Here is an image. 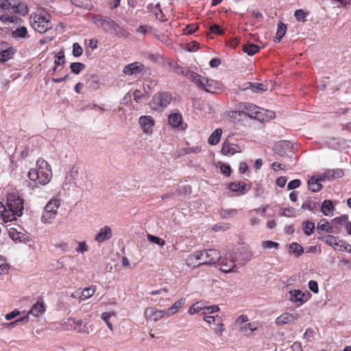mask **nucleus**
<instances>
[{
  "label": "nucleus",
  "instance_id": "obj_12",
  "mask_svg": "<svg viewBox=\"0 0 351 351\" xmlns=\"http://www.w3.org/2000/svg\"><path fill=\"white\" fill-rule=\"evenodd\" d=\"M138 123L145 133L152 134L155 120L151 116H141L139 117Z\"/></svg>",
  "mask_w": 351,
  "mask_h": 351
},
{
  "label": "nucleus",
  "instance_id": "obj_24",
  "mask_svg": "<svg viewBox=\"0 0 351 351\" xmlns=\"http://www.w3.org/2000/svg\"><path fill=\"white\" fill-rule=\"evenodd\" d=\"M335 210L333 204L331 200H324L321 206V210L325 216H332Z\"/></svg>",
  "mask_w": 351,
  "mask_h": 351
},
{
  "label": "nucleus",
  "instance_id": "obj_17",
  "mask_svg": "<svg viewBox=\"0 0 351 351\" xmlns=\"http://www.w3.org/2000/svg\"><path fill=\"white\" fill-rule=\"evenodd\" d=\"M10 237L14 241L19 243H27L32 241V238L29 235L24 234L21 232H18L15 229H10L9 230Z\"/></svg>",
  "mask_w": 351,
  "mask_h": 351
},
{
  "label": "nucleus",
  "instance_id": "obj_9",
  "mask_svg": "<svg viewBox=\"0 0 351 351\" xmlns=\"http://www.w3.org/2000/svg\"><path fill=\"white\" fill-rule=\"evenodd\" d=\"M171 95L167 92L156 94L152 99V104L154 105V109L159 108H166L171 101Z\"/></svg>",
  "mask_w": 351,
  "mask_h": 351
},
{
  "label": "nucleus",
  "instance_id": "obj_41",
  "mask_svg": "<svg viewBox=\"0 0 351 351\" xmlns=\"http://www.w3.org/2000/svg\"><path fill=\"white\" fill-rule=\"evenodd\" d=\"M315 229V223L311 221H306L303 223V230L306 235L312 234Z\"/></svg>",
  "mask_w": 351,
  "mask_h": 351
},
{
  "label": "nucleus",
  "instance_id": "obj_10",
  "mask_svg": "<svg viewBox=\"0 0 351 351\" xmlns=\"http://www.w3.org/2000/svg\"><path fill=\"white\" fill-rule=\"evenodd\" d=\"M93 23L105 32H109L113 20L108 16L103 15H95L92 19Z\"/></svg>",
  "mask_w": 351,
  "mask_h": 351
},
{
  "label": "nucleus",
  "instance_id": "obj_61",
  "mask_svg": "<svg viewBox=\"0 0 351 351\" xmlns=\"http://www.w3.org/2000/svg\"><path fill=\"white\" fill-rule=\"evenodd\" d=\"M202 308L199 305V303H196L191 306L189 310V313L191 315H193L196 313L199 312Z\"/></svg>",
  "mask_w": 351,
  "mask_h": 351
},
{
  "label": "nucleus",
  "instance_id": "obj_3",
  "mask_svg": "<svg viewBox=\"0 0 351 351\" xmlns=\"http://www.w3.org/2000/svg\"><path fill=\"white\" fill-rule=\"evenodd\" d=\"M186 77L198 88L204 89L206 92L214 93L219 88V83L218 82L206 78L193 71L186 72Z\"/></svg>",
  "mask_w": 351,
  "mask_h": 351
},
{
  "label": "nucleus",
  "instance_id": "obj_2",
  "mask_svg": "<svg viewBox=\"0 0 351 351\" xmlns=\"http://www.w3.org/2000/svg\"><path fill=\"white\" fill-rule=\"evenodd\" d=\"M29 178L40 185L49 183L52 178V171L50 165L43 158H38L36 167L31 169L28 172Z\"/></svg>",
  "mask_w": 351,
  "mask_h": 351
},
{
  "label": "nucleus",
  "instance_id": "obj_43",
  "mask_svg": "<svg viewBox=\"0 0 351 351\" xmlns=\"http://www.w3.org/2000/svg\"><path fill=\"white\" fill-rule=\"evenodd\" d=\"M85 68V64L81 62H73L70 65V69L75 74H79Z\"/></svg>",
  "mask_w": 351,
  "mask_h": 351
},
{
  "label": "nucleus",
  "instance_id": "obj_23",
  "mask_svg": "<svg viewBox=\"0 0 351 351\" xmlns=\"http://www.w3.org/2000/svg\"><path fill=\"white\" fill-rule=\"evenodd\" d=\"M12 12L18 13L23 16L26 15L28 13V7L27 3L25 2L16 3L14 1Z\"/></svg>",
  "mask_w": 351,
  "mask_h": 351
},
{
  "label": "nucleus",
  "instance_id": "obj_11",
  "mask_svg": "<svg viewBox=\"0 0 351 351\" xmlns=\"http://www.w3.org/2000/svg\"><path fill=\"white\" fill-rule=\"evenodd\" d=\"M258 107L253 104L245 103L243 104V112L251 119L257 120L263 119V114L258 111Z\"/></svg>",
  "mask_w": 351,
  "mask_h": 351
},
{
  "label": "nucleus",
  "instance_id": "obj_6",
  "mask_svg": "<svg viewBox=\"0 0 351 351\" xmlns=\"http://www.w3.org/2000/svg\"><path fill=\"white\" fill-rule=\"evenodd\" d=\"M45 311V306L42 300H38L34 304L32 305L31 308L27 313V315L26 316H24L23 317H21L18 319H16L14 322L12 323L11 324H15L20 322H28L29 316L32 315L34 317H37L42 315Z\"/></svg>",
  "mask_w": 351,
  "mask_h": 351
},
{
  "label": "nucleus",
  "instance_id": "obj_22",
  "mask_svg": "<svg viewBox=\"0 0 351 351\" xmlns=\"http://www.w3.org/2000/svg\"><path fill=\"white\" fill-rule=\"evenodd\" d=\"M109 32L113 33L119 37H128L129 34L128 32L123 27H121L114 21L112 22Z\"/></svg>",
  "mask_w": 351,
  "mask_h": 351
},
{
  "label": "nucleus",
  "instance_id": "obj_28",
  "mask_svg": "<svg viewBox=\"0 0 351 351\" xmlns=\"http://www.w3.org/2000/svg\"><path fill=\"white\" fill-rule=\"evenodd\" d=\"M60 206V200L59 199H51L45 206V210L53 212L57 214L58 209Z\"/></svg>",
  "mask_w": 351,
  "mask_h": 351
},
{
  "label": "nucleus",
  "instance_id": "obj_13",
  "mask_svg": "<svg viewBox=\"0 0 351 351\" xmlns=\"http://www.w3.org/2000/svg\"><path fill=\"white\" fill-rule=\"evenodd\" d=\"M300 315L297 312L293 311L292 313H284L278 317L276 319V324L277 325H283L293 322L300 318Z\"/></svg>",
  "mask_w": 351,
  "mask_h": 351
},
{
  "label": "nucleus",
  "instance_id": "obj_20",
  "mask_svg": "<svg viewBox=\"0 0 351 351\" xmlns=\"http://www.w3.org/2000/svg\"><path fill=\"white\" fill-rule=\"evenodd\" d=\"M290 300L294 303H297L298 305H302L306 299L305 298V294L300 290H293L289 291Z\"/></svg>",
  "mask_w": 351,
  "mask_h": 351
},
{
  "label": "nucleus",
  "instance_id": "obj_35",
  "mask_svg": "<svg viewBox=\"0 0 351 351\" xmlns=\"http://www.w3.org/2000/svg\"><path fill=\"white\" fill-rule=\"evenodd\" d=\"M343 176V171L341 169H335L332 170H328L325 173V177L328 180H334L336 178H339Z\"/></svg>",
  "mask_w": 351,
  "mask_h": 351
},
{
  "label": "nucleus",
  "instance_id": "obj_48",
  "mask_svg": "<svg viewBox=\"0 0 351 351\" xmlns=\"http://www.w3.org/2000/svg\"><path fill=\"white\" fill-rule=\"evenodd\" d=\"M147 237L149 241L156 243L160 246H163L165 243V241L158 237H156L152 234H148Z\"/></svg>",
  "mask_w": 351,
  "mask_h": 351
},
{
  "label": "nucleus",
  "instance_id": "obj_64",
  "mask_svg": "<svg viewBox=\"0 0 351 351\" xmlns=\"http://www.w3.org/2000/svg\"><path fill=\"white\" fill-rule=\"evenodd\" d=\"M221 63V61L218 58H214L211 59L209 62V65L213 68H216L219 66Z\"/></svg>",
  "mask_w": 351,
  "mask_h": 351
},
{
  "label": "nucleus",
  "instance_id": "obj_40",
  "mask_svg": "<svg viewBox=\"0 0 351 351\" xmlns=\"http://www.w3.org/2000/svg\"><path fill=\"white\" fill-rule=\"evenodd\" d=\"M14 50L11 48L0 52V62H5L12 58Z\"/></svg>",
  "mask_w": 351,
  "mask_h": 351
},
{
  "label": "nucleus",
  "instance_id": "obj_53",
  "mask_svg": "<svg viewBox=\"0 0 351 351\" xmlns=\"http://www.w3.org/2000/svg\"><path fill=\"white\" fill-rule=\"evenodd\" d=\"M82 47L77 43H75L73 45V55L75 57H79L82 54Z\"/></svg>",
  "mask_w": 351,
  "mask_h": 351
},
{
  "label": "nucleus",
  "instance_id": "obj_21",
  "mask_svg": "<svg viewBox=\"0 0 351 351\" xmlns=\"http://www.w3.org/2000/svg\"><path fill=\"white\" fill-rule=\"evenodd\" d=\"M199 254V251H197L190 254L186 258V265L191 267H195L202 265V264L201 263L202 261H200V255Z\"/></svg>",
  "mask_w": 351,
  "mask_h": 351
},
{
  "label": "nucleus",
  "instance_id": "obj_25",
  "mask_svg": "<svg viewBox=\"0 0 351 351\" xmlns=\"http://www.w3.org/2000/svg\"><path fill=\"white\" fill-rule=\"evenodd\" d=\"M250 88L253 93H258L261 92H264L267 90V85L261 83H252L248 82L245 89Z\"/></svg>",
  "mask_w": 351,
  "mask_h": 351
},
{
  "label": "nucleus",
  "instance_id": "obj_52",
  "mask_svg": "<svg viewBox=\"0 0 351 351\" xmlns=\"http://www.w3.org/2000/svg\"><path fill=\"white\" fill-rule=\"evenodd\" d=\"M262 246L265 249L278 248L279 244L272 241H265L262 243Z\"/></svg>",
  "mask_w": 351,
  "mask_h": 351
},
{
  "label": "nucleus",
  "instance_id": "obj_57",
  "mask_svg": "<svg viewBox=\"0 0 351 351\" xmlns=\"http://www.w3.org/2000/svg\"><path fill=\"white\" fill-rule=\"evenodd\" d=\"M230 223H217L213 226V230L215 231H219V230L225 231V230H228L230 228Z\"/></svg>",
  "mask_w": 351,
  "mask_h": 351
},
{
  "label": "nucleus",
  "instance_id": "obj_29",
  "mask_svg": "<svg viewBox=\"0 0 351 351\" xmlns=\"http://www.w3.org/2000/svg\"><path fill=\"white\" fill-rule=\"evenodd\" d=\"M287 32V26L283 23L279 21L278 23V29L276 32V36L274 38L275 43H280L281 39L285 35Z\"/></svg>",
  "mask_w": 351,
  "mask_h": 351
},
{
  "label": "nucleus",
  "instance_id": "obj_38",
  "mask_svg": "<svg viewBox=\"0 0 351 351\" xmlns=\"http://www.w3.org/2000/svg\"><path fill=\"white\" fill-rule=\"evenodd\" d=\"M27 34V28L24 26L16 28L12 32V36L15 38H24Z\"/></svg>",
  "mask_w": 351,
  "mask_h": 351
},
{
  "label": "nucleus",
  "instance_id": "obj_27",
  "mask_svg": "<svg viewBox=\"0 0 351 351\" xmlns=\"http://www.w3.org/2000/svg\"><path fill=\"white\" fill-rule=\"evenodd\" d=\"M322 240L327 245L332 247L335 250H339L340 244L337 237L332 235H326L322 238Z\"/></svg>",
  "mask_w": 351,
  "mask_h": 351
},
{
  "label": "nucleus",
  "instance_id": "obj_47",
  "mask_svg": "<svg viewBox=\"0 0 351 351\" xmlns=\"http://www.w3.org/2000/svg\"><path fill=\"white\" fill-rule=\"evenodd\" d=\"M347 219H348V215H343L339 217H336L332 220V226H343L344 223H347Z\"/></svg>",
  "mask_w": 351,
  "mask_h": 351
},
{
  "label": "nucleus",
  "instance_id": "obj_49",
  "mask_svg": "<svg viewBox=\"0 0 351 351\" xmlns=\"http://www.w3.org/2000/svg\"><path fill=\"white\" fill-rule=\"evenodd\" d=\"M307 15H308V13L305 12L302 10H297L294 14L295 19L298 21H302V22H305L306 21V18Z\"/></svg>",
  "mask_w": 351,
  "mask_h": 351
},
{
  "label": "nucleus",
  "instance_id": "obj_1",
  "mask_svg": "<svg viewBox=\"0 0 351 351\" xmlns=\"http://www.w3.org/2000/svg\"><path fill=\"white\" fill-rule=\"evenodd\" d=\"M23 199L15 194H9L7 202H0V217L5 223L16 220L22 216L24 210Z\"/></svg>",
  "mask_w": 351,
  "mask_h": 351
},
{
  "label": "nucleus",
  "instance_id": "obj_26",
  "mask_svg": "<svg viewBox=\"0 0 351 351\" xmlns=\"http://www.w3.org/2000/svg\"><path fill=\"white\" fill-rule=\"evenodd\" d=\"M317 228L318 230H320L328 233L335 232L333 229L332 224L330 225V223L325 219H322L318 222Z\"/></svg>",
  "mask_w": 351,
  "mask_h": 351
},
{
  "label": "nucleus",
  "instance_id": "obj_42",
  "mask_svg": "<svg viewBox=\"0 0 351 351\" xmlns=\"http://www.w3.org/2000/svg\"><path fill=\"white\" fill-rule=\"evenodd\" d=\"M95 292V289L93 287L85 288L80 295L81 300H85L90 298Z\"/></svg>",
  "mask_w": 351,
  "mask_h": 351
},
{
  "label": "nucleus",
  "instance_id": "obj_7",
  "mask_svg": "<svg viewBox=\"0 0 351 351\" xmlns=\"http://www.w3.org/2000/svg\"><path fill=\"white\" fill-rule=\"evenodd\" d=\"M202 265H213L219 261V252L215 249L199 251Z\"/></svg>",
  "mask_w": 351,
  "mask_h": 351
},
{
  "label": "nucleus",
  "instance_id": "obj_37",
  "mask_svg": "<svg viewBox=\"0 0 351 351\" xmlns=\"http://www.w3.org/2000/svg\"><path fill=\"white\" fill-rule=\"evenodd\" d=\"M308 189L312 192H317L320 191L322 188V185L317 180H315L314 178H311L308 181Z\"/></svg>",
  "mask_w": 351,
  "mask_h": 351
},
{
  "label": "nucleus",
  "instance_id": "obj_59",
  "mask_svg": "<svg viewBox=\"0 0 351 351\" xmlns=\"http://www.w3.org/2000/svg\"><path fill=\"white\" fill-rule=\"evenodd\" d=\"M308 288L313 293H317L319 291L317 282L315 280H310L308 282Z\"/></svg>",
  "mask_w": 351,
  "mask_h": 351
},
{
  "label": "nucleus",
  "instance_id": "obj_62",
  "mask_svg": "<svg viewBox=\"0 0 351 351\" xmlns=\"http://www.w3.org/2000/svg\"><path fill=\"white\" fill-rule=\"evenodd\" d=\"M257 329L256 326L254 323H248L246 324L241 329L243 332H246L247 330H250L253 332Z\"/></svg>",
  "mask_w": 351,
  "mask_h": 351
},
{
  "label": "nucleus",
  "instance_id": "obj_32",
  "mask_svg": "<svg viewBox=\"0 0 351 351\" xmlns=\"http://www.w3.org/2000/svg\"><path fill=\"white\" fill-rule=\"evenodd\" d=\"M319 207V204L317 202L313 201L311 199H308L305 201L302 205V208L304 210H308L311 212L315 213Z\"/></svg>",
  "mask_w": 351,
  "mask_h": 351
},
{
  "label": "nucleus",
  "instance_id": "obj_31",
  "mask_svg": "<svg viewBox=\"0 0 351 351\" xmlns=\"http://www.w3.org/2000/svg\"><path fill=\"white\" fill-rule=\"evenodd\" d=\"M222 130L220 128L216 129L209 136L208 142L210 145H217L221 138Z\"/></svg>",
  "mask_w": 351,
  "mask_h": 351
},
{
  "label": "nucleus",
  "instance_id": "obj_39",
  "mask_svg": "<svg viewBox=\"0 0 351 351\" xmlns=\"http://www.w3.org/2000/svg\"><path fill=\"white\" fill-rule=\"evenodd\" d=\"M57 214L53 212H48L47 210L43 211L41 221L45 223H51L52 221L56 218Z\"/></svg>",
  "mask_w": 351,
  "mask_h": 351
},
{
  "label": "nucleus",
  "instance_id": "obj_54",
  "mask_svg": "<svg viewBox=\"0 0 351 351\" xmlns=\"http://www.w3.org/2000/svg\"><path fill=\"white\" fill-rule=\"evenodd\" d=\"M282 215L287 217H293L295 216V210L293 207L285 208L282 211Z\"/></svg>",
  "mask_w": 351,
  "mask_h": 351
},
{
  "label": "nucleus",
  "instance_id": "obj_45",
  "mask_svg": "<svg viewBox=\"0 0 351 351\" xmlns=\"http://www.w3.org/2000/svg\"><path fill=\"white\" fill-rule=\"evenodd\" d=\"M64 54L62 51L58 52L55 56V67L53 68V71H55L57 69V66L59 65H62L64 63Z\"/></svg>",
  "mask_w": 351,
  "mask_h": 351
},
{
  "label": "nucleus",
  "instance_id": "obj_19",
  "mask_svg": "<svg viewBox=\"0 0 351 351\" xmlns=\"http://www.w3.org/2000/svg\"><path fill=\"white\" fill-rule=\"evenodd\" d=\"M144 69V65L140 62H133L126 65L123 69V72L128 75H132L134 74L139 73Z\"/></svg>",
  "mask_w": 351,
  "mask_h": 351
},
{
  "label": "nucleus",
  "instance_id": "obj_18",
  "mask_svg": "<svg viewBox=\"0 0 351 351\" xmlns=\"http://www.w3.org/2000/svg\"><path fill=\"white\" fill-rule=\"evenodd\" d=\"M168 120H169V123L173 128L180 127V129L182 130H185L187 128V124L183 123L182 122V117L180 114H178V113L171 114L169 116Z\"/></svg>",
  "mask_w": 351,
  "mask_h": 351
},
{
  "label": "nucleus",
  "instance_id": "obj_44",
  "mask_svg": "<svg viewBox=\"0 0 351 351\" xmlns=\"http://www.w3.org/2000/svg\"><path fill=\"white\" fill-rule=\"evenodd\" d=\"M115 314L114 313H110V312H104L102 313L101 315V318L102 319L106 322V325L108 326V328L110 330H112V324L110 322V318L112 317V316H114Z\"/></svg>",
  "mask_w": 351,
  "mask_h": 351
},
{
  "label": "nucleus",
  "instance_id": "obj_8",
  "mask_svg": "<svg viewBox=\"0 0 351 351\" xmlns=\"http://www.w3.org/2000/svg\"><path fill=\"white\" fill-rule=\"evenodd\" d=\"M234 261L233 254L231 252L226 253L222 258L219 256L218 262H219L220 269L225 273L234 271L236 267Z\"/></svg>",
  "mask_w": 351,
  "mask_h": 351
},
{
  "label": "nucleus",
  "instance_id": "obj_15",
  "mask_svg": "<svg viewBox=\"0 0 351 351\" xmlns=\"http://www.w3.org/2000/svg\"><path fill=\"white\" fill-rule=\"evenodd\" d=\"M112 236V231L110 226H105L101 228L99 232L95 237V241L99 243H102L109 240Z\"/></svg>",
  "mask_w": 351,
  "mask_h": 351
},
{
  "label": "nucleus",
  "instance_id": "obj_36",
  "mask_svg": "<svg viewBox=\"0 0 351 351\" xmlns=\"http://www.w3.org/2000/svg\"><path fill=\"white\" fill-rule=\"evenodd\" d=\"M245 184L244 182H231L229 184V189L233 192H238L242 194L244 193V191L245 189Z\"/></svg>",
  "mask_w": 351,
  "mask_h": 351
},
{
  "label": "nucleus",
  "instance_id": "obj_46",
  "mask_svg": "<svg viewBox=\"0 0 351 351\" xmlns=\"http://www.w3.org/2000/svg\"><path fill=\"white\" fill-rule=\"evenodd\" d=\"M219 214L222 218L226 219L230 217L236 215L237 214V210L234 209V208L227 209V210H221Z\"/></svg>",
  "mask_w": 351,
  "mask_h": 351
},
{
  "label": "nucleus",
  "instance_id": "obj_60",
  "mask_svg": "<svg viewBox=\"0 0 351 351\" xmlns=\"http://www.w3.org/2000/svg\"><path fill=\"white\" fill-rule=\"evenodd\" d=\"M201 151V147L195 146L193 147H187L184 149L186 154H197Z\"/></svg>",
  "mask_w": 351,
  "mask_h": 351
},
{
  "label": "nucleus",
  "instance_id": "obj_56",
  "mask_svg": "<svg viewBox=\"0 0 351 351\" xmlns=\"http://www.w3.org/2000/svg\"><path fill=\"white\" fill-rule=\"evenodd\" d=\"M88 250V247L85 241H80L78 243V246L76 248V251L78 253L84 254Z\"/></svg>",
  "mask_w": 351,
  "mask_h": 351
},
{
  "label": "nucleus",
  "instance_id": "obj_63",
  "mask_svg": "<svg viewBox=\"0 0 351 351\" xmlns=\"http://www.w3.org/2000/svg\"><path fill=\"white\" fill-rule=\"evenodd\" d=\"M221 171L226 176H229L231 173L230 167L228 165L223 164L221 166Z\"/></svg>",
  "mask_w": 351,
  "mask_h": 351
},
{
  "label": "nucleus",
  "instance_id": "obj_4",
  "mask_svg": "<svg viewBox=\"0 0 351 351\" xmlns=\"http://www.w3.org/2000/svg\"><path fill=\"white\" fill-rule=\"evenodd\" d=\"M69 177L71 178L73 184L77 188L82 191L88 189V182L90 177L80 164L76 163L71 167Z\"/></svg>",
  "mask_w": 351,
  "mask_h": 351
},
{
  "label": "nucleus",
  "instance_id": "obj_14",
  "mask_svg": "<svg viewBox=\"0 0 351 351\" xmlns=\"http://www.w3.org/2000/svg\"><path fill=\"white\" fill-rule=\"evenodd\" d=\"M166 314V311L156 310L153 308H147L145 311L146 319L154 322L162 319Z\"/></svg>",
  "mask_w": 351,
  "mask_h": 351
},
{
  "label": "nucleus",
  "instance_id": "obj_16",
  "mask_svg": "<svg viewBox=\"0 0 351 351\" xmlns=\"http://www.w3.org/2000/svg\"><path fill=\"white\" fill-rule=\"evenodd\" d=\"M221 152L225 156H232L236 153H240L241 149L237 144L231 143L226 141L222 144Z\"/></svg>",
  "mask_w": 351,
  "mask_h": 351
},
{
  "label": "nucleus",
  "instance_id": "obj_5",
  "mask_svg": "<svg viewBox=\"0 0 351 351\" xmlns=\"http://www.w3.org/2000/svg\"><path fill=\"white\" fill-rule=\"evenodd\" d=\"M32 27L38 32L43 34L52 28V24L46 16L41 14L34 13L30 16Z\"/></svg>",
  "mask_w": 351,
  "mask_h": 351
},
{
  "label": "nucleus",
  "instance_id": "obj_58",
  "mask_svg": "<svg viewBox=\"0 0 351 351\" xmlns=\"http://www.w3.org/2000/svg\"><path fill=\"white\" fill-rule=\"evenodd\" d=\"M301 184V181L298 179H295L290 181L287 184L289 190H292L298 188Z\"/></svg>",
  "mask_w": 351,
  "mask_h": 351
},
{
  "label": "nucleus",
  "instance_id": "obj_51",
  "mask_svg": "<svg viewBox=\"0 0 351 351\" xmlns=\"http://www.w3.org/2000/svg\"><path fill=\"white\" fill-rule=\"evenodd\" d=\"M198 29V26L196 24L192 23L188 25L184 29V34H192Z\"/></svg>",
  "mask_w": 351,
  "mask_h": 351
},
{
  "label": "nucleus",
  "instance_id": "obj_50",
  "mask_svg": "<svg viewBox=\"0 0 351 351\" xmlns=\"http://www.w3.org/2000/svg\"><path fill=\"white\" fill-rule=\"evenodd\" d=\"M14 5V1L12 2L9 0H0V7L2 9H6L12 12V10Z\"/></svg>",
  "mask_w": 351,
  "mask_h": 351
},
{
  "label": "nucleus",
  "instance_id": "obj_33",
  "mask_svg": "<svg viewBox=\"0 0 351 351\" xmlns=\"http://www.w3.org/2000/svg\"><path fill=\"white\" fill-rule=\"evenodd\" d=\"M184 302H185V300L183 298H181V299L177 300L171 306V308H169L167 311H166L167 315L168 316H171V315L177 313L179 311V309L184 305Z\"/></svg>",
  "mask_w": 351,
  "mask_h": 351
},
{
  "label": "nucleus",
  "instance_id": "obj_55",
  "mask_svg": "<svg viewBox=\"0 0 351 351\" xmlns=\"http://www.w3.org/2000/svg\"><path fill=\"white\" fill-rule=\"evenodd\" d=\"M204 320L210 324H214L216 325V323L219 322L221 319L218 316L206 315L204 317Z\"/></svg>",
  "mask_w": 351,
  "mask_h": 351
},
{
  "label": "nucleus",
  "instance_id": "obj_34",
  "mask_svg": "<svg viewBox=\"0 0 351 351\" xmlns=\"http://www.w3.org/2000/svg\"><path fill=\"white\" fill-rule=\"evenodd\" d=\"M260 49V47L252 43H247L243 45V51L249 56H253Z\"/></svg>",
  "mask_w": 351,
  "mask_h": 351
},
{
  "label": "nucleus",
  "instance_id": "obj_30",
  "mask_svg": "<svg viewBox=\"0 0 351 351\" xmlns=\"http://www.w3.org/2000/svg\"><path fill=\"white\" fill-rule=\"evenodd\" d=\"M289 252L290 254H293L296 257H298L303 254L304 249L300 244L293 242L289 245Z\"/></svg>",
  "mask_w": 351,
  "mask_h": 351
}]
</instances>
